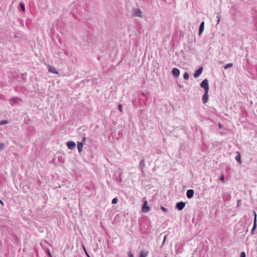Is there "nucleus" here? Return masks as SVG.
Listing matches in <instances>:
<instances>
[{
	"mask_svg": "<svg viewBox=\"0 0 257 257\" xmlns=\"http://www.w3.org/2000/svg\"><path fill=\"white\" fill-rule=\"evenodd\" d=\"M20 6L22 11L23 12H25V5L23 3L21 2L20 4Z\"/></svg>",
	"mask_w": 257,
	"mask_h": 257,
	"instance_id": "obj_19",
	"label": "nucleus"
},
{
	"mask_svg": "<svg viewBox=\"0 0 257 257\" xmlns=\"http://www.w3.org/2000/svg\"><path fill=\"white\" fill-rule=\"evenodd\" d=\"M47 254L50 256L51 257V252L50 250L49 249H47Z\"/></svg>",
	"mask_w": 257,
	"mask_h": 257,
	"instance_id": "obj_29",
	"label": "nucleus"
},
{
	"mask_svg": "<svg viewBox=\"0 0 257 257\" xmlns=\"http://www.w3.org/2000/svg\"><path fill=\"white\" fill-rule=\"evenodd\" d=\"M118 201V199L117 198H114L112 200V204H116Z\"/></svg>",
	"mask_w": 257,
	"mask_h": 257,
	"instance_id": "obj_20",
	"label": "nucleus"
},
{
	"mask_svg": "<svg viewBox=\"0 0 257 257\" xmlns=\"http://www.w3.org/2000/svg\"><path fill=\"white\" fill-rule=\"evenodd\" d=\"M85 141H86V138L84 137L82 139V142L81 143H83V144H84V143L85 142Z\"/></svg>",
	"mask_w": 257,
	"mask_h": 257,
	"instance_id": "obj_31",
	"label": "nucleus"
},
{
	"mask_svg": "<svg viewBox=\"0 0 257 257\" xmlns=\"http://www.w3.org/2000/svg\"><path fill=\"white\" fill-rule=\"evenodd\" d=\"M83 248L84 251H85V253H86V255H87L88 257H90V256H89V254L87 253V251H86V248H85V247L84 245H83Z\"/></svg>",
	"mask_w": 257,
	"mask_h": 257,
	"instance_id": "obj_27",
	"label": "nucleus"
},
{
	"mask_svg": "<svg viewBox=\"0 0 257 257\" xmlns=\"http://www.w3.org/2000/svg\"><path fill=\"white\" fill-rule=\"evenodd\" d=\"M7 123H8L7 120H2L0 122V124L3 125V124H7Z\"/></svg>",
	"mask_w": 257,
	"mask_h": 257,
	"instance_id": "obj_26",
	"label": "nucleus"
},
{
	"mask_svg": "<svg viewBox=\"0 0 257 257\" xmlns=\"http://www.w3.org/2000/svg\"><path fill=\"white\" fill-rule=\"evenodd\" d=\"M203 68L202 67L199 68L194 73V77L198 78L203 72Z\"/></svg>",
	"mask_w": 257,
	"mask_h": 257,
	"instance_id": "obj_4",
	"label": "nucleus"
},
{
	"mask_svg": "<svg viewBox=\"0 0 257 257\" xmlns=\"http://www.w3.org/2000/svg\"><path fill=\"white\" fill-rule=\"evenodd\" d=\"M189 73L187 72H185L184 74H183V78L185 79V80H187L188 78H189Z\"/></svg>",
	"mask_w": 257,
	"mask_h": 257,
	"instance_id": "obj_18",
	"label": "nucleus"
},
{
	"mask_svg": "<svg viewBox=\"0 0 257 257\" xmlns=\"http://www.w3.org/2000/svg\"><path fill=\"white\" fill-rule=\"evenodd\" d=\"M240 257H246L245 252L244 251L241 252Z\"/></svg>",
	"mask_w": 257,
	"mask_h": 257,
	"instance_id": "obj_25",
	"label": "nucleus"
},
{
	"mask_svg": "<svg viewBox=\"0 0 257 257\" xmlns=\"http://www.w3.org/2000/svg\"><path fill=\"white\" fill-rule=\"evenodd\" d=\"M233 66L232 63H228L223 66L224 69H227L228 68L232 67Z\"/></svg>",
	"mask_w": 257,
	"mask_h": 257,
	"instance_id": "obj_17",
	"label": "nucleus"
},
{
	"mask_svg": "<svg viewBox=\"0 0 257 257\" xmlns=\"http://www.w3.org/2000/svg\"><path fill=\"white\" fill-rule=\"evenodd\" d=\"M128 257H134L133 254L131 252V251H129L128 253Z\"/></svg>",
	"mask_w": 257,
	"mask_h": 257,
	"instance_id": "obj_30",
	"label": "nucleus"
},
{
	"mask_svg": "<svg viewBox=\"0 0 257 257\" xmlns=\"http://www.w3.org/2000/svg\"><path fill=\"white\" fill-rule=\"evenodd\" d=\"M218 127L219 128H221L222 127V125L220 123H218Z\"/></svg>",
	"mask_w": 257,
	"mask_h": 257,
	"instance_id": "obj_33",
	"label": "nucleus"
},
{
	"mask_svg": "<svg viewBox=\"0 0 257 257\" xmlns=\"http://www.w3.org/2000/svg\"><path fill=\"white\" fill-rule=\"evenodd\" d=\"M194 190L192 189H189L187 191L186 196L189 199H191L193 197L194 195Z\"/></svg>",
	"mask_w": 257,
	"mask_h": 257,
	"instance_id": "obj_9",
	"label": "nucleus"
},
{
	"mask_svg": "<svg viewBox=\"0 0 257 257\" xmlns=\"http://www.w3.org/2000/svg\"><path fill=\"white\" fill-rule=\"evenodd\" d=\"M0 203L3 204V202L0 200Z\"/></svg>",
	"mask_w": 257,
	"mask_h": 257,
	"instance_id": "obj_34",
	"label": "nucleus"
},
{
	"mask_svg": "<svg viewBox=\"0 0 257 257\" xmlns=\"http://www.w3.org/2000/svg\"><path fill=\"white\" fill-rule=\"evenodd\" d=\"M83 143L77 142V148L79 154L81 153L83 150Z\"/></svg>",
	"mask_w": 257,
	"mask_h": 257,
	"instance_id": "obj_11",
	"label": "nucleus"
},
{
	"mask_svg": "<svg viewBox=\"0 0 257 257\" xmlns=\"http://www.w3.org/2000/svg\"><path fill=\"white\" fill-rule=\"evenodd\" d=\"M254 212V219H253V227L251 230V234H253V233H254V231L256 228V213L255 211H253Z\"/></svg>",
	"mask_w": 257,
	"mask_h": 257,
	"instance_id": "obj_5",
	"label": "nucleus"
},
{
	"mask_svg": "<svg viewBox=\"0 0 257 257\" xmlns=\"http://www.w3.org/2000/svg\"><path fill=\"white\" fill-rule=\"evenodd\" d=\"M216 18H217V24H218L219 23L220 21V18L219 15L218 14H217Z\"/></svg>",
	"mask_w": 257,
	"mask_h": 257,
	"instance_id": "obj_28",
	"label": "nucleus"
},
{
	"mask_svg": "<svg viewBox=\"0 0 257 257\" xmlns=\"http://www.w3.org/2000/svg\"><path fill=\"white\" fill-rule=\"evenodd\" d=\"M208 93V91H205V93L202 96V101H203V103H206L208 101V97H209Z\"/></svg>",
	"mask_w": 257,
	"mask_h": 257,
	"instance_id": "obj_10",
	"label": "nucleus"
},
{
	"mask_svg": "<svg viewBox=\"0 0 257 257\" xmlns=\"http://www.w3.org/2000/svg\"><path fill=\"white\" fill-rule=\"evenodd\" d=\"M118 110L120 111V112H122V105L121 104H119L118 105Z\"/></svg>",
	"mask_w": 257,
	"mask_h": 257,
	"instance_id": "obj_24",
	"label": "nucleus"
},
{
	"mask_svg": "<svg viewBox=\"0 0 257 257\" xmlns=\"http://www.w3.org/2000/svg\"><path fill=\"white\" fill-rule=\"evenodd\" d=\"M133 14H134V15L136 17L142 18V11H141V10L139 9H134L133 10Z\"/></svg>",
	"mask_w": 257,
	"mask_h": 257,
	"instance_id": "obj_3",
	"label": "nucleus"
},
{
	"mask_svg": "<svg viewBox=\"0 0 257 257\" xmlns=\"http://www.w3.org/2000/svg\"><path fill=\"white\" fill-rule=\"evenodd\" d=\"M224 176H223V175H221V178H220V180H221V181H223V180H224Z\"/></svg>",
	"mask_w": 257,
	"mask_h": 257,
	"instance_id": "obj_32",
	"label": "nucleus"
},
{
	"mask_svg": "<svg viewBox=\"0 0 257 257\" xmlns=\"http://www.w3.org/2000/svg\"><path fill=\"white\" fill-rule=\"evenodd\" d=\"M161 209L164 212H168V209L167 208H165L164 207L161 206Z\"/></svg>",
	"mask_w": 257,
	"mask_h": 257,
	"instance_id": "obj_23",
	"label": "nucleus"
},
{
	"mask_svg": "<svg viewBox=\"0 0 257 257\" xmlns=\"http://www.w3.org/2000/svg\"><path fill=\"white\" fill-rule=\"evenodd\" d=\"M5 145L4 143L0 144V151H2L4 149Z\"/></svg>",
	"mask_w": 257,
	"mask_h": 257,
	"instance_id": "obj_22",
	"label": "nucleus"
},
{
	"mask_svg": "<svg viewBox=\"0 0 257 257\" xmlns=\"http://www.w3.org/2000/svg\"><path fill=\"white\" fill-rule=\"evenodd\" d=\"M67 146L69 149L72 150L75 148L76 144L73 141H68L67 143Z\"/></svg>",
	"mask_w": 257,
	"mask_h": 257,
	"instance_id": "obj_7",
	"label": "nucleus"
},
{
	"mask_svg": "<svg viewBox=\"0 0 257 257\" xmlns=\"http://www.w3.org/2000/svg\"><path fill=\"white\" fill-rule=\"evenodd\" d=\"M11 101L13 103H17V98L16 97H13L11 99Z\"/></svg>",
	"mask_w": 257,
	"mask_h": 257,
	"instance_id": "obj_21",
	"label": "nucleus"
},
{
	"mask_svg": "<svg viewBox=\"0 0 257 257\" xmlns=\"http://www.w3.org/2000/svg\"><path fill=\"white\" fill-rule=\"evenodd\" d=\"M148 254V251L142 250L141 251L139 257H147Z\"/></svg>",
	"mask_w": 257,
	"mask_h": 257,
	"instance_id": "obj_13",
	"label": "nucleus"
},
{
	"mask_svg": "<svg viewBox=\"0 0 257 257\" xmlns=\"http://www.w3.org/2000/svg\"><path fill=\"white\" fill-rule=\"evenodd\" d=\"M150 207H149L147 205V201H146L142 206V211L144 212H148L150 211Z\"/></svg>",
	"mask_w": 257,
	"mask_h": 257,
	"instance_id": "obj_6",
	"label": "nucleus"
},
{
	"mask_svg": "<svg viewBox=\"0 0 257 257\" xmlns=\"http://www.w3.org/2000/svg\"><path fill=\"white\" fill-rule=\"evenodd\" d=\"M145 160L144 159H143L140 163V166L142 170H143V168L145 167Z\"/></svg>",
	"mask_w": 257,
	"mask_h": 257,
	"instance_id": "obj_16",
	"label": "nucleus"
},
{
	"mask_svg": "<svg viewBox=\"0 0 257 257\" xmlns=\"http://www.w3.org/2000/svg\"><path fill=\"white\" fill-rule=\"evenodd\" d=\"M185 206V203L183 201L177 202L176 205V207L179 211L183 210Z\"/></svg>",
	"mask_w": 257,
	"mask_h": 257,
	"instance_id": "obj_2",
	"label": "nucleus"
},
{
	"mask_svg": "<svg viewBox=\"0 0 257 257\" xmlns=\"http://www.w3.org/2000/svg\"><path fill=\"white\" fill-rule=\"evenodd\" d=\"M172 72L175 77H178L180 75V70L177 68H173Z\"/></svg>",
	"mask_w": 257,
	"mask_h": 257,
	"instance_id": "obj_8",
	"label": "nucleus"
},
{
	"mask_svg": "<svg viewBox=\"0 0 257 257\" xmlns=\"http://www.w3.org/2000/svg\"><path fill=\"white\" fill-rule=\"evenodd\" d=\"M49 71L53 74L58 73L55 67H51V66H49Z\"/></svg>",
	"mask_w": 257,
	"mask_h": 257,
	"instance_id": "obj_14",
	"label": "nucleus"
},
{
	"mask_svg": "<svg viewBox=\"0 0 257 257\" xmlns=\"http://www.w3.org/2000/svg\"><path fill=\"white\" fill-rule=\"evenodd\" d=\"M204 22H202L200 25V26H199V35H200L203 32V30H204Z\"/></svg>",
	"mask_w": 257,
	"mask_h": 257,
	"instance_id": "obj_12",
	"label": "nucleus"
},
{
	"mask_svg": "<svg viewBox=\"0 0 257 257\" xmlns=\"http://www.w3.org/2000/svg\"><path fill=\"white\" fill-rule=\"evenodd\" d=\"M200 86L204 89L205 91H209V84L207 79L203 80L200 83Z\"/></svg>",
	"mask_w": 257,
	"mask_h": 257,
	"instance_id": "obj_1",
	"label": "nucleus"
},
{
	"mask_svg": "<svg viewBox=\"0 0 257 257\" xmlns=\"http://www.w3.org/2000/svg\"><path fill=\"white\" fill-rule=\"evenodd\" d=\"M235 159L238 163H241V157L239 153L235 156Z\"/></svg>",
	"mask_w": 257,
	"mask_h": 257,
	"instance_id": "obj_15",
	"label": "nucleus"
}]
</instances>
